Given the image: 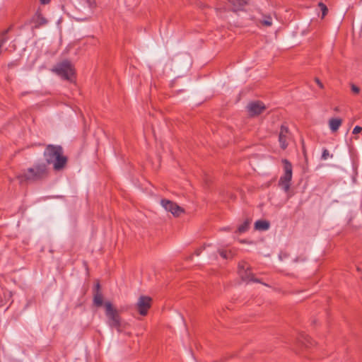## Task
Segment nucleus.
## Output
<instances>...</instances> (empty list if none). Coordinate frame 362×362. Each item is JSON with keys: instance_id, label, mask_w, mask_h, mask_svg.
<instances>
[{"instance_id": "1", "label": "nucleus", "mask_w": 362, "mask_h": 362, "mask_svg": "<svg viewBox=\"0 0 362 362\" xmlns=\"http://www.w3.org/2000/svg\"><path fill=\"white\" fill-rule=\"evenodd\" d=\"M93 303L97 307L104 305L107 324L111 329H115L117 332L121 333L129 327L119 315V310L110 301L103 304V296L101 292H95L93 295Z\"/></svg>"}, {"instance_id": "2", "label": "nucleus", "mask_w": 362, "mask_h": 362, "mask_svg": "<svg viewBox=\"0 0 362 362\" xmlns=\"http://www.w3.org/2000/svg\"><path fill=\"white\" fill-rule=\"evenodd\" d=\"M44 157L47 163L52 164L56 171L64 169L67 163V158L64 155L62 147L59 145H47L44 151Z\"/></svg>"}, {"instance_id": "3", "label": "nucleus", "mask_w": 362, "mask_h": 362, "mask_svg": "<svg viewBox=\"0 0 362 362\" xmlns=\"http://www.w3.org/2000/svg\"><path fill=\"white\" fill-rule=\"evenodd\" d=\"M49 175V169L46 163H40L34 165L26 170L16 175L21 183L24 182H37L46 179Z\"/></svg>"}, {"instance_id": "4", "label": "nucleus", "mask_w": 362, "mask_h": 362, "mask_svg": "<svg viewBox=\"0 0 362 362\" xmlns=\"http://www.w3.org/2000/svg\"><path fill=\"white\" fill-rule=\"evenodd\" d=\"M52 71L64 80L71 82L74 81L75 69L71 63L68 60L58 63Z\"/></svg>"}, {"instance_id": "5", "label": "nucleus", "mask_w": 362, "mask_h": 362, "mask_svg": "<svg viewBox=\"0 0 362 362\" xmlns=\"http://www.w3.org/2000/svg\"><path fill=\"white\" fill-rule=\"evenodd\" d=\"M282 163L284 173L280 177L278 185L285 192H288L291 185L293 166L287 159H283Z\"/></svg>"}, {"instance_id": "6", "label": "nucleus", "mask_w": 362, "mask_h": 362, "mask_svg": "<svg viewBox=\"0 0 362 362\" xmlns=\"http://www.w3.org/2000/svg\"><path fill=\"white\" fill-rule=\"evenodd\" d=\"M153 299L148 296H140L134 307L138 313L142 315H147L151 307Z\"/></svg>"}, {"instance_id": "7", "label": "nucleus", "mask_w": 362, "mask_h": 362, "mask_svg": "<svg viewBox=\"0 0 362 362\" xmlns=\"http://www.w3.org/2000/svg\"><path fill=\"white\" fill-rule=\"evenodd\" d=\"M238 274L244 281L260 282L259 279L254 278V275L250 271V266L246 262L243 261L238 264Z\"/></svg>"}, {"instance_id": "8", "label": "nucleus", "mask_w": 362, "mask_h": 362, "mask_svg": "<svg viewBox=\"0 0 362 362\" xmlns=\"http://www.w3.org/2000/svg\"><path fill=\"white\" fill-rule=\"evenodd\" d=\"M247 108L249 115L253 117L262 114L265 110L266 107L263 103L257 101L248 104Z\"/></svg>"}, {"instance_id": "9", "label": "nucleus", "mask_w": 362, "mask_h": 362, "mask_svg": "<svg viewBox=\"0 0 362 362\" xmlns=\"http://www.w3.org/2000/svg\"><path fill=\"white\" fill-rule=\"evenodd\" d=\"M288 139V129L286 127L281 126L279 134V141L282 149L284 150L287 148Z\"/></svg>"}, {"instance_id": "10", "label": "nucleus", "mask_w": 362, "mask_h": 362, "mask_svg": "<svg viewBox=\"0 0 362 362\" xmlns=\"http://www.w3.org/2000/svg\"><path fill=\"white\" fill-rule=\"evenodd\" d=\"M31 22L34 24L33 28L37 29L41 26L45 25L47 23V20L43 16L42 13L39 11L33 17Z\"/></svg>"}, {"instance_id": "11", "label": "nucleus", "mask_w": 362, "mask_h": 362, "mask_svg": "<svg viewBox=\"0 0 362 362\" xmlns=\"http://www.w3.org/2000/svg\"><path fill=\"white\" fill-rule=\"evenodd\" d=\"M234 11H240L247 4L248 0H228Z\"/></svg>"}, {"instance_id": "12", "label": "nucleus", "mask_w": 362, "mask_h": 362, "mask_svg": "<svg viewBox=\"0 0 362 362\" xmlns=\"http://www.w3.org/2000/svg\"><path fill=\"white\" fill-rule=\"evenodd\" d=\"M342 124V119L339 118H331L329 120V127L332 132H337Z\"/></svg>"}, {"instance_id": "13", "label": "nucleus", "mask_w": 362, "mask_h": 362, "mask_svg": "<svg viewBox=\"0 0 362 362\" xmlns=\"http://www.w3.org/2000/svg\"><path fill=\"white\" fill-rule=\"evenodd\" d=\"M255 228L257 230H266L269 228V223L267 221L259 220L255 222Z\"/></svg>"}, {"instance_id": "14", "label": "nucleus", "mask_w": 362, "mask_h": 362, "mask_svg": "<svg viewBox=\"0 0 362 362\" xmlns=\"http://www.w3.org/2000/svg\"><path fill=\"white\" fill-rule=\"evenodd\" d=\"M160 204L166 211L170 212L172 211L173 207L177 208V204L170 200L162 199Z\"/></svg>"}, {"instance_id": "15", "label": "nucleus", "mask_w": 362, "mask_h": 362, "mask_svg": "<svg viewBox=\"0 0 362 362\" xmlns=\"http://www.w3.org/2000/svg\"><path fill=\"white\" fill-rule=\"evenodd\" d=\"M259 23L264 26L269 27L272 25V18L270 15H263Z\"/></svg>"}, {"instance_id": "16", "label": "nucleus", "mask_w": 362, "mask_h": 362, "mask_svg": "<svg viewBox=\"0 0 362 362\" xmlns=\"http://www.w3.org/2000/svg\"><path fill=\"white\" fill-rule=\"evenodd\" d=\"M11 28L5 29L0 32V45L3 47L6 42L8 40V33Z\"/></svg>"}, {"instance_id": "17", "label": "nucleus", "mask_w": 362, "mask_h": 362, "mask_svg": "<svg viewBox=\"0 0 362 362\" xmlns=\"http://www.w3.org/2000/svg\"><path fill=\"white\" fill-rule=\"evenodd\" d=\"M300 341L305 347L308 348L312 346L314 344V341L307 335L302 336Z\"/></svg>"}, {"instance_id": "18", "label": "nucleus", "mask_w": 362, "mask_h": 362, "mask_svg": "<svg viewBox=\"0 0 362 362\" xmlns=\"http://www.w3.org/2000/svg\"><path fill=\"white\" fill-rule=\"evenodd\" d=\"M250 223V221L246 220L243 223H242L238 227V233H242L247 231L249 228Z\"/></svg>"}, {"instance_id": "19", "label": "nucleus", "mask_w": 362, "mask_h": 362, "mask_svg": "<svg viewBox=\"0 0 362 362\" xmlns=\"http://www.w3.org/2000/svg\"><path fill=\"white\" fill-rule=\"evenodd\" d=\"M218 252H219L220 255L223 259L231 258L233 257V255L230 250V251H227V250H219Z\"/></svg>"}, {"instance_id": "20", "label": "nucleus", "mask_w": 362, "mask_h": 362, "mask_svg": "<svg viewBox=\"0 0 362 362\" xmlns=\"http://www.w3.org/2000/svg\"><path fill=\"white\" fill-rule=\"evenodd\" d=\"M170 212L175 216H179L182 213L184 212V210L180 207L177 204V208L175 207H173V209L172 211H170Z\"/></svg>"}, {"instance_id": "21", "label": "nucleus", "mask_w": 362, "mask_h": 362, "mask_svg": "<svg viewBox=\"0 0 362 362\" xmlns=\"http://www.w3.org/2000/svg\"><path fill=\"white\" fill-rule=\"evenodd\" d=\"M318 6L320 8V10L322 11V18H324L327 15V13L328 12L327 7L322 2H320L318 4Z\"/></svg>"}, {"instance_id": "22", "label": "nucleus", "mask_w": 362, "mask_h": 362, "mask_svg": "<svg viewBox=\"0 0 362 362\" xmlns=\"http://www.w3.org/2000/svg\"><path fill=\"white\" fill-rule=\"evenodd\" d=\"M85 4L90 8L94 9L96 8V2L95 0H83Z\"/></svg>"}, {"instance_id": "23", "label": "nucleus", "mask_w": 362, "mask_h": 362, "mask_svg": "<svg viewBox=\"0 0 362 362\" xmlns=\"http://www.w3.org/2000/svg\"><path fill=\"white\" fill-rule=\"evenodd\" d=\"M329 157H332V155L329 154V152L327 149H324L322 153V159L327 160Z\"/></svg>"}, {"instance_id": "24", "label": "nucleus", "mask_w": 362, "mask_h": 362, "mask_svg": "<svg viewBox=\"0 0 362 362\" xmlns=\"http://www.w3.org/2000/svg\"><path fill=\"white\" fill-rule=\"evenodd\" d=\"M351 88L353 93L358 94L360 92V88L354 84H351Z\"/></svg>"}, {"instance_id": "25", "label": "nucleus", "mask_w": 362, "mask_h": 362, "mask_svg": "<svg viewBox=\"0 0 362 362\" xmlns=\"http://www.w3.org/2000/svg\"><path fill=\"white\" fill-rule=\"evenodd\" d=\"M362 131V127L359 126H356L353 129V134H359Z\"/></svg>"}, {"instance_id": "26", "label": "nucleus", "mask_w": 362, "mask_h": 362, "mask_svg": "<svg viewBox=\"0 0 362 362\" xmlns=\"http://www.w3.org/2000/svg\"><path fill=\"white\" fill-rule=\"evenodd\" d=\"M315 81L316 82V83L318 85V86L320 88H322V89L324 88V85L322 84V83L320 81V80L318 78H315Z\"/></svg>"}, {"instance_id": "27", "label": "nucleus", "mask_w": 362, "mask_h": 362, "mask_svg": "<svg viewBox=\"0 0 362 362\" xmlns=\"http://www.w3.org/2000/svg\"><path fill=\"white\" fill-rule=\"evenodd\" d=\"M100 283L98 281L96 283V284L95 285L94 293L95 292H100Z\"/></svg>"}, {"instance_id": "28", "label": "nucleus", "mask_w": 362, "mask_h": 362, "mask_svg": "<svg viewBox=\"0 0 362 362\" xmlns=\"http://www.w3.org/2000/svg\"><path fill=\"white\" fill-rule=\"evenodd\" d=\"M51 0H40L42 4H47L50 2Z\"/></svg>"}, {"instance_id": "29", "label": "nucleus", "mask_w": 362, "mask_h": 362, "mask_svg": "<svg viewBox=\"0 0 362 362\" xmlns=\"http://www.w3.org/2000/svg\"><path fill=\"white\" fill-rule=\"evenodd\" d=\"M202 252V248H199V249H197L196 251H195V254L196 255L199 256Z\"/></svg>"}]
</instances>
